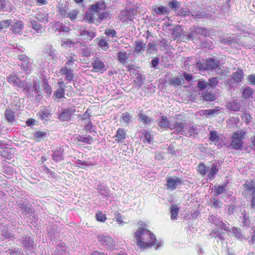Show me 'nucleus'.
I'll return each mask as SVG.
<instances>
[{"label":"nucleus","mask_w":255,"mask_h":255,"mask_svg":"<svg viewBox=\"0 0 255 255\" xmlns=\"http://www.w3.org/2000/svg\"><path fill=\"white\" fill-rule=\"evenodd\" d=\"M134 239L140 248H158L163 245L161 241H157L154 234L145 228H140L134 233Z\"/></svg>","instance_id":"f257e3e1"},{"label":"nucleus","mask_w":255,"mask_h":255,"mask_svg":"<svg viewBox=\"0 0 255 255\" xmlns=\"http://www.w3.org/2000/svg\"><path fill=\"white\" fill-rule=\"evenodd\" d=\"M177 134L190 137L197 133V129L190 123L175 121L172 128Z\"/></svg>","instance_id":"f03ea898"},{"label":"nucleus","mask_w":255,"mask_h":255,"mask_svg":"<svg viewBox=\"0 0 255 255\" xmlns=\"http://www.w3.org/2000/svg\"><path fill=\"white\" fill-rule=\"evenodd\" d=\"M246 131L244 129L234 132L231 136L230 147L236 150L242 148L244 144L243 139L245 138Z\"/></svg>","instance_id":"7ed1b4c3"},{"label":"nucleus","mask_w":255,"mask_h":255,"mask_svg":"<svg viewBox=\"0 0 255 255\" xmlns=\"http://www.w3.org/2000/svg\"><path fill=\"white\" fill-rule=\"evenodd\" d=\"M220 65V62L217 59L210 58L207 59L204 63L201 62H196V67L199 71L213 70L217 69Z\"/></svg>","instance_id":"20e7f679"},{"label":"nucleus","mask_w":255,"mask_h":255,"mask_svg":"<svg viewBox=\"0 0 255 255\" xmlns=\"http://www.w3.org/2000/svg\"><path fill=\"white\" fill-rule=\"evenodd\" d=\"M76 111V108L74 106L69 107L67 108H62L58 119L61 122L68 121Z\"/></svg>","instance_id":"39448f33"},{"label":"nucleus","mask_w":255,"mask_h":255,"mask_svg":"<svg viewBox=\"0 0 255 255\" xmlns=\"http://www.w3.org/2000/svg\"><path fill=\"white\" fill-rule=\"evenodd\" d=\"M20 242L22 244L25 251L26 252H34L36 244H34L33 240L29 236H23L19 239Z\"/></svg>","instance_id":"423d86ee"},{"label":"nucleus","mask_w":255,"mask_h":255,"mask_svg":"<svg viewBox=\"0 0 255 255\" xmlns=\"http://www.w3.org/2000/svg\"><path fill=\"white\" fill-rule=\"evenodd\" d=\"M97 237L98 241L106 248L109 250L114 249L115 242L110 236L100 234Z\"/></svg>","instance_id":"0eeeda50"},{"label":"nucleus","mask_w":255,"mask_h":255,"mask_svg":"<svg viewBox=\"0 0 255 255\" xmlns=\"http://www.w3.org/2000/svg\"><path fill=\"white\" fill-rule=\"evenodd\" d=\"M182 184V179L176 176L168 177L167 180V188L171 191L175 190L178 186Z\"/></svg>","instance_id":"6e6552de"},{"label":"nucleus","mask_w":255,"mask_h":255,"mask_svg":"<svg viewBox=\"0 0 255 255\" xmlns=\"http://www.w3.org/2000/svg\"><path fill=\"white\" fill-rule=\"evenodd\" d=\"M7 82L13 87H22L23 86V81L21 80L15 73H12L6 77Z\"/></svg>","instance_id":"1a4fd4ad"},{"label":"nucleus","mask_w":255,"mask_h":255,"mask_svg":"<svg viewBox=\"0 0 255 255\" xmlns=\"http://www.w3.org/2000/svg\"><path fill=\"white\" fill-rule=\"evenodd\" d=\"M91 64L94 68V71L95 72L103 73L104 72L107 70L106 66L104 62L98 58L93 59Z\"/></svg>","instance_id":"9d476101"},{"label":"nucleus","mask_w":255,"mask_h":255,"mask_svg":"<svg viewBox=\"0 0 255 255\" xmlns=\"http://www.w3.org/2000/svg\"><path fill=\"white\" fill-rule=\"evenodd\" d=\"M156 122L158 127L160 129L169 128L171 130H174V129L172 128L173 125H171L170 122L168 120L166 116H162L159 120H156Z\"/></svg>","instance_id":"9b49d317"},{"label":"nucleus","mask_w":255,"mask_h":255,"mask_svg":"<svg viewBox=\"0 0 255 255\" xmlns=\"http://www.w3.org/2000/svg\"><path fill=\"white\" fill-rule=\"evenodd\" d=\"M80 35L81 36L85 37V39L88 40H92L97 35L96 30L92 29V30H87L85 28L82 27L79 30Z\"/></svg>","instance_id":"f8f14e48"},{"label":"nucleus","mask_w":255,"mask_h":255,"mask_svg":"<svg viewBox=\"0 0 255 255\" xmlns=\"http://www.w3.org/2000/svg\"><path fill=\"white\" fill-rule=\"evenodd\" d=\"M23 27V22L14 19L10 25V29L14 33H20Z\"/></svg>","instance_id":"ddd939ff"},{"label":"nucleus","mask_w":255,"mask_h":255,"mask_svg":"<svg viewBox=\"0 0 255 255\" xmlns=\"http://www.w3.org/2000/svg\"><path fill=\"white\" fill-rule=\"evenodd\" d=\"M96 189L97 190L98 193L100 194L102 197H108L110 196V190L108 187L103 183L98 184Z\"/></svg>","instance_id":"4468645a"},{"label":"nucleus","mask_w":255,"mask_h":255,"mask_svg":"<svg viewBox=\"0 0 255 255\" xmlns=\"http://www.w3.org/2000/svg\"><path fill=\"white\" fill-rule=\"evenodd\" d=\"M64 149L60 147L53 151L52 158L56 162H60L64 160Z\"/></svg>","instance_id":"2eb2a0df"},{"label":"nucleus","mask_w":255,"mask_h":255,"mask_svg":"<svg viewBox=\"0 0 255 255\" xmlns=\"http://www.w3.org/2000/svg\"><path fill=\"white\" fill-rule=\"evenodd\" d=\"M38 115L42 120L48 121V118L52 115L51 111L48 107H43L38 112Z\"/></svg>","instance_id":"dca6fc26"},{"label":"nucleus","mask_w":255,"mask_h":255,"mask_svg":"<svg viewBox=\"0 0 255 255\" xmlns=\"http://www.w3.org/2000/svg\"><path fill=\"white\" fill-rule=\"evenodd\" d=\"M244 76L243 70L240 68H238L237 71L233 72L231 75V77L233 79V80L238 83L242 81Z\"/></svg>","instance_id":"f3484780"},{"label":"nucleus","mask_w":255,"mask_h":255,"mask_svg":"<svg viewBox=\"0 0 255 255\" xmlns=\"http://www.w3.org/2000/svg\"><path fill=\"white\" fill-rule=\"evenodd\" d=\"M114 138H115V140L118 142H123L126 138V131L125 129L119 128Z\"/></svg>","instance_id":"a211bd4d"},{"label":"nucleus","mask_w":255,"mask_h":255,"mask_svg":"<svg viewBox=\"0 0 255 255\" xmlns=\"http://www.w3.org/2000/svg\"><path fill=\"white\" fill-rule=\"evenodd\" d=\"M83 20L86 23H94L96 25V18H95L94 14L92 11H86Z\"/></svg>","instance_id":"6ab92c4d"},{"label":"nucleus","mask_w":255,"mask_h":255,"mask_svg":"<svg viewBox=\"0 0 255 255\" xmlns=\"http://www.w3.org/2000/svg\"><path fill=\"white\" fill-rule=\"evenodd\" d=\"M227 192V185L226 184L214 186V195L219 196L223 193H226Z\"/></svg>","instance_id":"aec40b11"},{"label":"nucleus","mask_w":255,"mask_h":255,"mask_svg":"<svg viewBox=\"0 0 255 255\" xmlns=\"http://www.w3.org/2000/svg\"><path fill=\"white\" fill-rule=\"evenodd\" d=\"M106 5L103 1L98 2L95 4L92 5L91 8L93 11L100 12L101 10L105 9Z\"/></svg>","instance_id":"412c9836"},{"label":"nucleus","mask_w":255,"mask_h":255,"mask_svg":"<svg viewBox=\"0 0 255 255\" xmlns=\"http://www.w3.org/2000/svg\"><path fill=\"white\" fill-rule=\"evenodd\" d=\"M254 90L249 86H246L243 88L242 90V97L245 99H249L253 97Z\"/></svg>","instance_id":"4be33fe9"},{"label":"nucleus","mask_w":255,"mask_h":255,"mask_svg":"<svg viewBox=\"0 0 255 255\" xmlns=\"http://www.w3.org/2000/svg\"><path fill=\"white\" fill-rule=\"evenodd\" d=\"M218 171L219 167L218 164L217 163L213 164L212 167L209 169V172L207 175L208 177L210 180L214 179Z\"/></svg>","instance_id":"5701e85b"},{"label":"nucleus","mask_w":255,"mask_h":255,"mask_svg":"<svg viewBox=\"0 0 255 255\" xmlns=\"http://www.w3.org/2000/svg\"><path fill=\"white\" fill-rule=\"evenodd\" d=\"M98 17L96 18V25H99L104 20H107L109 17V13L107 11L98 12Z\"/></svg>","instance_id":"b1692460"},{"label":"nucleus","mask_w":255,"mask_h":255,"mask_svg":"<svg viewBox=\"0 0 255 255\" xmlns=\"http://www.w3.org/2000/svg\"><path fill=\"white\" fill-rule=\"evenodd\" d=\"M134 52L137 54L141 53L146 48V44L143 43L142 40H138L135 42Z\"/></svg>","instance_id":"393cba45"},{"label":"nucleus","mask_w":255,"mask_h":255,"mask_svg":"<svg viewBox=\"0 0 255 255\" xmlns=\"http://www.w3.org/2000/svg\"><path fill=\"white\" fill-rule=\"evenodd\" d=\"M0 228L2 229L0 231V234L3 237V239H9L13 240L14 238L13 235L8 232L6 227L1 226V227L0 226Z\"/></svg>","instance_id":"a878e982"},{"label":"nucleus","mask_w":255,"mask_h":255,"mask_svg":"<svg viewBox=\"0 0 255 255\" xmlns=\"http://www.w3.org/2000/svg\"><path fill=\"white\" fill-rule=\"evenodd\" d=\"M146 52L149 54L156 53L157 52V43L155 41H150L147 44Z\"/></svg>","instance_id":"bb28decb"},{"label":"nucleus","mask_w":255,"mask_h":255,"mask_svg":"<svg viewBox=\"0 0 255 255\" xmlns=\"http://www.w3.org/2000/svg\"><path fill=\"white\" fill-rule=\"evenodd\" d=\"M5 117L9 123H13L15 121V112L10 109H6L5 111Z\"/></svg>","instance_id":"cd10ccee"},{"label":"nucleus","mask_w":255,"mask_h":255,"mask_svg":"<svg viewBox=\"0 0 255 255\" xmlns=\"http://www.w3.org/2000/svg\"><path fill=\"white\" fill-rule=\"evenodd\" d=\"M18 207L21 211L22 214H28L30 212L31 210V208H30V206H29L27 203L24 202L19 203L18 204Z\"/></svg>","instance_id":"c85d7f7f"},{"label":"nucleus","mask_w":255,"mask_h":255,"mask_svg":"<svg viewBox=\"0 0 255 255\" xmlns=\"http://www.w3.org/2000/svg\"><path fill=\"white\" fill-rule=\"evenodd\" d=\"M138 120L144 124H148L153 121L152 118L147 116L146 115L140 112L138 114Z\"/></svg>","instance_id":"c756f323"},{"label":"nucleus","mask_w":255,"mask_h":255,"mask_svg":"<svg viewBox=\"0 0 255 255\" xmlns=\"http://www.w3.org/2000/svg\"><path fill=\"white\" fill-rule=\"evenodd\" d=\"M118 60L122 64H125L126 60L129 57V54H128L125 51H120L118 53Z\"/></svg>","instance_id":"7c9ffc66"},{"label":"nucleus","mask_w":255,"mask_h":255,"mask_svg":"<svg viewBox=\"0 0 255 255\" xmlns=\"http://www.w3.org/2000/svg\"><path fill=\"white\" fill-rule=\"evenodd\" d=\"M61 74L66 75V79L68 81H71L73 78V74L70 69L65 67L61 70Z\"/></svg>","instance_id":"2f4dec72"},{"label":"nucleus","mask_w":255,"mask_h":255,"mask_svg":"<svg viewBox=\"0 0 255 255\" xmlns=\"http://www.w3.org/2000/svg\"><path fill=\"white\" fill-rule=\"evenodd\" d=\"M157 14L167 15L169 13L168 8L164 6H159L156 7L153 9Z\"/></svg>","instance_id":"473e14b6"},{"label":"nucleus","mask_w":255,"mask_h":255,"mask_svg":"<svg viewBox=\"0 0 255 255\" xmlns=\"http://www.w3.org/2000/svg\"><path fill=\"white\" fill-rule=\"evenodd\" d=\"M242 107L241 104L236 100L233 103H230L228 107L231 111L237 112L242 109Z\"/></svg>","instance_id":"72a5a7b5"},{"label":"nucleus","mask_w":255,"mask_h":255,"mask_svg":"<svg viewBox=\"0 0 255 255\" xmlns=\"http://www.w3.org/2000/svg\"><path fill=\"white\" fill-rule=\"evenodd\" d=\"M23 86L22 87H19V88H22V92L26 94L27 96L31 95V91H33L32 89V86L31 84H28L26 83L25 81H23Z\"/></svg>","instance_id":"f704fd0d"},{"label":"nucleus","mask_w":255,"mask_h":255,"mask_svg":"<svg viewBox=\"0 0 255 255\" xmlns=\"http://www.w3.org/2000/svg\"><path fill=\"white\" fill-rule=\"evenodd\" d=\"M246 188V191L248 192L247 195L250 194V193H254L255 191V184L253 182H246L244 185Z\"/></svg>","instance_id":"c9c22d12"},{"label":"nucleus","mask_w":255,"mask_h":255,"mask_svg":"<svg viewBox=\"0 0 255 255\" xmlns=\"http://www.w3.org/2000/svg\"><path fill=\"white\" fill-rule=\"evenodd\" d=\"M218 111L215 109L205 110L201 112V115L207 117H213L217 114Z\"/></svg>","instance_id":"e433bc0d"},{"label":"nucleus","mask_w":255,"mask_h":255,"mask_svg":"<svg viewBox=\"0 0 255 255\" xmlns=\"http://www.w3.org/2000/svg\"><path fill=\"white\" fill-rule=\"evenodd\" d=\"M79 10L77 9H72L67 13V17L70 18L71 21L74 22L77 18V15L79 13Z\"/></svg>","instance_id":"4c0bfd02"},{"label":"nucleus","mask_w":255,"mask_h":255,"mask_svg":"<svg viewBox=\"0 0 255 255\" xmlns=\"http://www.w3.org/2000/svg\"><path fill=\"white\" fill-rule=\"evenodd\" d=\"M43 52L45 54H47L52 59H54L56 57L54 50L52 48L51 45H46L43 50Z\"/></svg>","instance_id":"58836bf2"},{"label":"nucleus","mask_w":255,"mask_h":255,"mask_svg":"<svg viewBox=\"0 0 255 255\" xmlns=\"http://www.w3.org/2000/svg\"><path fill=\"white\" fill-rule=\"evenodd\" d=\"M209 140L215 143L218 142L220 138L216 130H211L209 134Z\"/></svg>","instance_id":"ea45409f"},{"label":"nucleus","mask_w":255,"mask_h":255,"mask_svg":"<svg viewBox=\"0 0 255 255\" xmlns=\"http://www.w3.org/2000/svg\"><path fill=\"white\" fill-rule=\"evenodd\" d=\"M32 61L29 58L21 63L22 69L28 72L32 67Z\"/></svg>","instance_id":"a19ab883"},{"label":"nucleus","mask_w":255,"mask_h":255,"mask_svg":"<svg viewBox=\"0 0 255 255\" xmlns=\"http://www.w3.org/2000/svg\"><path fill=\"white\" fill-rule=\"evenodd\" d=\"M232 233L235 235V236L240 240H242L243 239H245V237L243 235L241 230L237 227H233L232 229Z\"/></svg>","instance_id":"79ce46f5"},{"label":"nucleus","mask_w":255,"mask_h":255,"mask_svg":"<svg viewBox=\"0 0 255 255\" xmlns=\"http://www.w3.org/2000/svg\"><path fill=\"white\" fill-rule=\"evenodd\" d=\"M77 140L78 141L83 142L84 143L86 144H91L93 142V138L91 136L88 135L86 137H84L81 135H79L77 137Z\"/></svg>","instance_id":"37998d69"},{"label":"nucleus","mask_w":255,"mask_h":255,"mask_svg":"<svg viewBox=\"0 0 255 255\" xmlns=\"http://www.w3.org/2000/svg\"><path fill=\"white\" fill-rule=\"evenodd\" d=\"M35 17L40 22H47L48 21L47 14L39 12L35 14Z\"/></svg>","instance_id":"c03bdc74"},{"label":"nucleus","mask_w":255,"mask_h":255,"mask_svg":"<svg viewBox=\"0 0 255 255\" xmlns=\"http://www.w3.org/2000/svg\"><path fill=\"white\" fill-rule=\"evenodd\" d=\"M179 208L176 205H172L170 209L171 219V220H175L178 214Z\"/></svg>","instance_id":"a18cd8bd"},{"label":"nucleus","mask_w":255,"mask_h":255,"mask_svg":"<svg viewBox=\"0 0 255 255\" xmlns=\"http://www.w3.org/2000/svg\"><path fill=\"white\" fill-rule=\"evenodd\" d=\"M133 10L131 9L123 10L121 12V15L126 18V19L131 20L132 18Z\"/></svg>","instance_id":"49530a36"},{"label":"nucleus","mask_w":255,"mask_h":255,"mask_svg":"<svg viewBox=\"0 0 255 255\" xmlns=\"http://www.w3.org/2000/svg\"><path fill=\"white\" fill-rule=\"evenodd\" d=\"M208 220L210 222L212 223L216 226H220L221 224L222 221L217 216L211 215L208 218Z\"/></svg>","instance_id":"de8ad7c7"},{"label":"nucleus","mask_w":255,"mask_h":255,"mask_svg":"<svg viewBox=\"0 0 255 255\" xmlns=\"http://www.w3.org/2000/svg\"><path fill=\"white\" fill-rule=\"evenodd\" d=\"M65 90L62 88H58L54 92L53 97L55 99H60L64 97Z\"/></svg>","instance_id":"09e8293b"},{"label":"nucleus","mask_w":255,"mask_h":255,"mask_svg":"<svg viewBox=\"0 0 255 255\" xmlns=\"http://www.w3.org/2000/svg\"><path fill=\"white\" fill-rule=\"evenodd\" d=\"M238 83L235 82L233 80V79L231 77V78H228L226 82V86L231 89H235L238 86Z\"/></svg>","instance_id":"8fccbe9b"},{"label":"nucleus","mask_w":255,"mask_h":255,"mask_svg":"<svg viewBox=\"0 0 255 255\" xmlns=\"http://www.w3.org/2000/svg\"><path fill=\"white\" fill-rule=\"evenodd\" d=\"M203 98L204 100L207 101H214L216 100V96L211 92L207 91L205 94L203 95Z\"/></svg>","instance_id":"3c124183"},{"label":"nucleus","mask_w":255,"mask_h":255,"mask_svg":"<svg viewBox=\"0 0 255 255\" xmlns=\"http://www.w3.org/2000/svg\"><path fill=\"white\" fill-rule=\"evenodd\" d=\"M183 81L182 77H175L170 80V84L171 85L177 86L181 85Z\"/></svg>","instance_id":"603ef678"},{"label":"nucleus","mask_w":255,"mask_h":255,"mask_svg":"<svg viewBox=\"0 0 255 255\" xmlns=\"http://www.w3.org/2000/svg\"><path fill=\"white\" fill-rule=\"evenodd\" d=\"M181 6L180 3L176 0H171L168 3V6L173 10L179 8Z\"/></svg>","instance_id":"864d4df0"},{"label":"nucleus","mask_w":255,"mask_h":255,"mask_svg":"<svg viewBox=\"0 0 255 255\" xmlns=\"http://www.w3.org/2000/svg\"><path fill=\"white\" fill-rule=\"evenodd\" d=\"M172 34L175 38L178 37L182 34V29L181 25H177L172 30Z\"/></svg>","instance_id":"5fc2aeb1"},{"label":"nucleus","mask_w":255,"mask_h":255,"mask_svg":"<svg viewBox=\"0 0 255 255\" xmlns=\"http://www.w3.org/2000/svg\"><path fill=\"white\" fill-rule=\"evenodd\" d=\"M30 22L32 28L37 31V33H39V30H40L42 27L41 25L34 19H30Z\"/></svg>","instance_id":"6e6d98bb"},{"label":"nucleus","mask_w":255,"mask_h":255,"mask_svg":"<svg viewBox=\"0 0 255 255\" xmlns=\"http://www.w3.org/2000/svg\"><path fill=\"white\" fill-rule=\"evenodd\" d=\"M46 135L47 133L45 131H37L33 133V136L38 141H40L41 138H44Z\"/></svg>","instance_id":"4d7b16f0"},{"label":"nucleus","mask_w":255,"mask_h":255,"mask_svg":"<svg viewBox=\"0 0 255 255\" xmlns=\"http://www.w3.org/2000/svg\"><path fill=\"white\" fill-rule=\"evenodd\" d=\"M242 215H243V220H242V224L243 226L245 227H249L250 224V222L249 220V218L248 216H247L246 212L243 211L242 213Z\"/></svg>","instance_id":"13d9d810"},{"label":"nucleus","mask_w":255,"mask_h":255,"mask_svg":"<svg viewBox=\"0 0 255 255\" xmlns=\"http://www.w3.org/2000/svg\"><path fill=\"white\" fill-rule=\"evenodd\" d=\"M208 168L203 163H200L198 166V171L203 176L206 175Z\"/></svg>","instance_id":"bf43d9fd"},{"label":"nucleus","mask_w":255,"mask_h":255,"mask_svg":"<svg viewBox=\"0 0 255 255\" xmlns=\"http://www.w3.org/2000/svg\"><path fill=\"white\" fill-rule=\"evenodd\" d=\"M77 166L80 168H84L85 166H91L92 164L91 163L87 162L86 161H83L81 160L77 159L75 162Z\"/></svg>","instance_id":"052dcab7"},{"label":"nucleus","mask_w":255,"mask_h":255,"mask_svg":"<svg viewBox=\"0 0 255 255\" xmlns=\"http://www.w3.org/2000/svg\"><path fill=\"white\" fill-rule=\"evenodd\" d=\"M131 118V116L128 112L123 113L122 117L123 122L125 123L127 125H128L129 124Z\"/></svg>","instance_id":"680f3d73"},{"label":"nucleus","mask_w":255,"mask_h":255,"mask_svg":"<svg viewBox=\"0 0 255 255\" xmlns=\"http://www.w3.org/2000/svg\"><path fill=\"white\" fill-rule=\"evenodd\" d=\"M195 32L197 34H201L206 36L209 34L207 29L204 27H198L196 28Z\"/></svg>","instance_id":"e2e57ef3"},{"label":"nucleus","mask_w":255,"mask_h":255,"mask_svg":"<svg viewBox=\"0 0 255 255\" xmlns=\"http://www.w3.org/2000/svg\"><path fill=\"white\" fill-rule=\"evenodd\" d=\"M197 86L200 90H204L207 89L208 87V82L203 80H199L198 82Z\"/></svg>","instance_id":"0e129e2a"},{"label":"nucleus","mask_w":255,"mask_h":255,"mask_svg":"<svg viewBox=\"0 0 255 255\" xmlns=\"http://www.w3.org/2000/svg\"><path fill=\"white\" fill-rule=\"evenodd\" d=\"M208 86L215 87L218 84V80L216 77H211L208 80Z\"/></svg>","instance_id":"69168bd1"},{"label":"nucleus","mask_w":255,"mask_h":255,"mask_svg":"<svg viewBox=\"0 0 255 255\" xmlns=\"http://www.w3.org/2000/svg\"><path fill=\"white\" fill-rule=\"evenodd\" d=\"M43 85L45 92L48 94H51L52 93L51 87L50 86L48 81L46 79L43 80Z\"/></svg>","instance_id":"338daca9"},{"label":"nucleus","mask_w":255,"mask_h":255,"mask_svg":"<svg viewBox=\"0 0 255 255\" xmlns=\"http://www.w3.org/2000/svg\"><path fill=\"white\" fill-rule=\"evenodd\" d=\"M105 34L109 37H117V32L113 29H107L105 30Z\"/></svg>","instance_id":"774afa93"}]
</instances>
